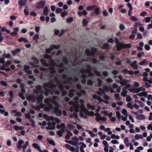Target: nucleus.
I'll use <instances>...</instances> for the list:
<instances>
[{
    "mask_svg": "<svg viewBox=\"0 0 152 152\" xmlns=\"http://www.w3.org/2000/svg\"><path fill=\"white\" fill-rule=\"evenodd\" d=\"M132 113L135 115H137V118L138 119L142 120H145V116L143 114L137 115V113L134 111H132Z\"/></svg>",
    "mask_w": 152,
    "mask_h": 152,
    "instance_id": "6",
    "label": "nucleus"
},
{
    "mask_svg": "<svg viewBox=\"0 0 152 152\" xmlns=\"http://www.w3.org/2000/svg\"><path fill=\"white\" fill-rule=\"evenodd\" d=\"M45 103L47 104V105L50 104V98H48L45 99Z\"/></svg>",
    "mask_w": 152,
    "mask_h": 152,
    "instance_id": "39",
    "label": "nucleus"
},
{
    "mask_svg": "<svg viewBox=\"0 0 152 152\" xmlns=\"http://www.w3.org/2000/svg\"><path fill=\"white\" fill-rule=\"evenodd\" d=\"M116 117L118 119H121V114L120 113L119 111H116Z\"/></svg>",
    "mask_w": 152,
    "mask_h": 152,
    "instance_id": "56",
    "label": "nucleus"
},
{
    "mask_svg": "<svg viewBox=\"0 0 152 152\" xmlns=\"http://www.w3.org/2000/svg\"><path fill=\"white\" fill-rule=\"evenodd\" d=\"M75 91H76L75 90H69L68 94V96L70 98L73 97L74 95V93Z\"/></svg>",
    "mask_w": 152,
    "mask_h": 152,
    "instance_id": "18",
    "label": "nucleus"
},
{
    "mask_svg": "<svg viewBox=\"0 0 152 152\" xmlns=\"http://www.w3.org/2000/svg\"><path fill=\"white\" fill-rule=\"evenodd\" d=\"M98 86L99 87H101L102 83V80L100 79H98Z\"/></svg>",
    "mask_w": 152,
    "mask_h": 152,
    "instance_id": "60",
    "label": "nucleus"
},
{
    "mask_svg": "<svg viewBox=\"0 0 152 152\" xmlns=\"http://www.w3.org/2000/svg\"><path fill=\"white\" fill-rule=\"evenodd\" d=\"M96 49L94 47H92L91 49V51L89 49H87L85 50V53L88 56H94L96 55Z\"/></svg>",
    "mask_w": 152,
    "mask_h": 152,
    "instance_id": "3",
    "label": "nucleus"
},
{
    "mask_svg": "<svg viewBox=\"0 0 152 152\" xmlns=\"http://www.w3.org/2000/svg\"><path fill=\"white\" fill-rule=\"evenodd\" d=\"M86 68L87 69V70H86L84 69H83L82 70H81L80 72L82 74L84 73H90L91 72V70L92 69V67L91 65L89 64H86Z\"/></svg>",
    "mask_w": 152,
    "mask_h": 152,
    "instance_id": "4",
    "label": "nucleus"
},
{
    "mask_svg": "<svg viewBox=\"0 0 152 152\" xmlns=\"http://www.w3.org/2000/svg\"><path fill=\"white\" fill-rule=\"evenodd\" d=\"M19 96L23 100L25 99V97L24 96L23 94L22 93H19L18 94Z\"/></svg>",
    "mask_w": 152,
    "mask_h": 152,
    "instance_id": "59",
    "label": "nucleus"
},
{
    "mask_svg": "<svg viewBox=\"0 0 152 152\" xmlns=\"http://www.w3.org/2000/svg\"><path fill=\"white\" fill-rule=\"evenodd\" d=\"M63 62L65 65H67L69 63L68 60L66 57L63 56L62 57Z\"/></svg>",
    "mask_w": 152,
    "mask_h": 152,
    "instance_id": "32",
    "label": "nucleus"
},
{
    "mask_svg": "<svg viewBox=\"0 0 152 152\" xmlns=\"http://www.w3.org/2000/svg\"><path fill=\"white\" fill-rule=\"evenodd\" d=\"M137 95L138 96H144L146 97L147 96L148 93L146 91L142 92L141 93L138 94Z\"/></svg>",
    "mask_w": 152,
    "mask_h": 152,
    "instance_id": "25",
    "label": "nucleus"
},
{
    "mask_svg": "<svg viewBox=\"0 0 152 152\" xmlns=\"http://www.w3.org/2000/svg\"><path fill=\"white\" fill-rule=\"evenodd\" d=\"M68 77V75L67 74L63 73L62 75V77L63 79L66 80Z\"/></svg>",
    "mask_w": 152,
    "mask_h": 152,
    "instance_id": "47",
    "label": "nucleus"
},
{
    "mask_svg": "<svg viewBox=\"0 0 152 152\" xmlns=\"http://www.w3.org/2000/svg\"><path fill=\"white\" fill-rule=\"evenodd\" d=\"M84 109L80 111V115L82 117L85 118H87V117L84 115Z\"/></svg>",
    "mask_w": 152,
    "mask_h": 152,
    "instance_id": "35",
    "label": "nucleus"
},
{
    "mask_svg": "<svg viewBox=\"0 0 152 152\" xmlns=\"http://www.w3.org/2000/svg\"><path fill=\"white\" fill-rule=\"evenodd\" d=\"M24 141L22 140H19L18 142V145H17L18 148L20 149L22 148L23 146H22V144L24 143Z\"/></svg>",
    "mask_w": 152,
    "mask_h": 152,
    "instance_id": "15",
    "label": "nucleus"
},
{
    "mask_svg": "<svg viewBox=\"0 0 152 152\" xmlns=\"http://www.w3.org/2000/svg\"><path fill=\"white\" fill-rule=\"evenodd\" d=\"M94 13L96 15H98L99 14V7H97L95 9Z\"/></svg>",
    "mask_w": 152,
    "mask_h": 152,
    "instance_id": "45",
    "label": "nucleus"
},
{
    "mask_svg": "<svg viewBox=\"0 0 152 152\" xmlns=\"http://www.w3.org/2000/svg\"><path fill=\"white\" fill-rule=\"evenodd\" d=\"M26 2V0H19L18 3L20 6L22 7L25 5Z\"/></svg>",
    "mask_w": 152,
    "mask_h": 152,
    "instance_id": "16",
    "label": "nucleus"
},
{
    "mask_svg": "<svg viewBox=\"0 0 152 152\" xmlns=\"http://www.w3.org/2000/svg\"><path fill=\"white\" fill-rule=\"evenodd\" d=\"M130 19L132 21H137L138 20L137 18L134 16H131Z\"/></svg>",
    "mask_w": 152,
    "mask_h": 152,
    "instance_id": "55",
    "label": "nucleus"
},
{
    "mask_svg": "<svg viewBox=\"0 0 152 152\" xmlns=\"http://www.w3.org/2000/svg\"><path fill=\"white\" fill-rule=\"evenodd\" d=\"M21 51V49L20 48L16 49L15 50H13L12 53L13 55H15L17 53L20 52Z\"/></svg>",
    "mask_w": 152,
    "mask_h": 152,
    "instance_id": "29",
    "label": "nucleus"
},
{
    "mask_svg": "<svg viewBox=\"0 0 152 152\" xmlns=\"http://www.w3.org/2000/svg\"><path fill=\"white\" fill-rule=\"evenodd\" d=\"M18 41L20 42L24 41L26 43H28V40L26 38L23 37H21L19 39Z\"/></svg>",
    "mask_w": 152,
    "mask_h": 152,
    "instance_id": "31",
    "label": "nucleus"
},
{
    "mask_svg": "<svg viewBox=\"0 0 152 152\" xmlns=\"http://www.w3.org/2000/svg\"><path fill=\"white\" fill-rule=\"evenodd\" d=\"M47 140L48 142L50 144L52 145H56L55 143L53 140H51L49 138H47Z\"/></svg>",
    "mask_w": 152,
    "mask_h": 152,
    "instance_id": "28",
    "label": "nucleus"
},
{
    "mask_svg": "<svg viewBox=\"0 0 152 152\" xmlns=\"http://www.w3.org/2000/svg\"><path fill=\"white\" fill-rule=\"evenodd\" d=\"M56 88H51L49 89L50 93L51 95L55 93V92L56 90Z\"/></svg>",
    "mask_w": 152,
    "mask_h": 152,
    "instance_id": "38",
    "label": "nucleus"
},
{
    "mask_svg": "<svg viewBox=\"0 0 152 152\" xmlns=\"http://www.w3.org/2000/svg\"><path fill=\"white\" fill-rule=\"evenodd\" d=\"M129 82V80H128L125 79H124L121 81L120 83V84L122 86H124L126 84Z\"/></svg>",
    "mask_w": 152,
    "mask_h": 152,
    "instance_id": "26",
    "label": "nucleus"
},
{
    "mask_svg": "<svg viewBox=\"0 0 152 152\" xmlns=\"http://www.w3.org/2000/svg\"><path fill=\"white\" fill-rule=\"evenodd\" d=\"M30 67L28 65H25V66H24V68L23 69H24V70L25 72H26L27 71H28V69H30Z\"/></svg>",
    "mask_w": 152,
    "mask_h": 152,
    "instance_id": "62",
    "label": "nucleus"
},
{
    "mask_svg": "<svg viewBox=\"0 0 152 152\" xmlns=\"http://www.w3.org/2000/svg\"><path fill=\"white\" fill-rule=\"evenodd\" d=\"M62 12V10L60 8H57L56 10V12L57 13H60Z\"/></svg>",
    "mask_w": 152,
    "mask_h": 152,
    "instance_id": "64",
    "label": "nucleus"
},
{
    "mask_svg": "<svg viewBox=\"0 0 152 152\" xmlns=\"http://www.w3.org/2000/svg\"><path fill=\"white\" fill-rule=\"evenodd\" d=\"M88 22L86 19H84L83 20L82 24L84 26H86L88 24Z\"/></svg>",
    "mask_w": 152,
    "mask_h": 152,
    "instance_id": "43",
    "label": "nucleus"
},
{
    "mask_svg": "<svg viewBox=\"0 0 152 152\" xmlns=\"http://www.w3.org/2000/svg\"><path fill=\"white\" fill-rule=\"evenodd\" d=\"M33 146L35 149H37V150L40 147L38 145L35 143H34L32 144Z\"/></svg>",
    "mask_w": 152,
    "mask_h": 152,
    "instance_id": "54",
    "label": "nucleus"
},
{
    "mask_svg": "<svg viewBox=\"0 0 152 152\" xmlns=\"http://www.w3.org/2000/svg\"><path fill=\"white\" fill-rule=\"evenodd\" d=\"M126 106L130 108L131 109H132L134 107V106L131 103H128Z\"/></svg>",
    "mask_w": 152,
    "mask_h": 152,
    "instance_id": "50",
    "label": "nucleus"
},
{
    "mask_svg": "<svg viewBox=\"0 0 152 152\" xmlns=\"http://www.w3.org/2000/svg\"><path fill=\"white\" fill-rule=\"evenodd\" d=\"M32 60L34 62V63L38 64L39 62V61L38 59L35 57H33L32 58Z\"/></svg>",
    "mask_w": 152,
    "mask_h": 152,
    "instance_id": "37",
    "label": "nucleus"
},
{
    "mask_svg": "<svg viewBox=\"0 0 152 152\" xmlns=\"http://www.w3.org/2000/svg\"><path fill=\"white\" fill-rule=\"evenodd\" d=\"M54 81L53 80H50L48 83L49 86V89L51 88H56V85L54 83Z\"/></svg>",
    "mask_w": 152,
    "mask_h": 152,
    "instance_id": "8",
    "label": "nucleus"
},
{
    "mask_svg": "<svg viewBox=\"0 0 152 152\" xmlns=\"http://www.w3.org/2000/svg\"><path fill=\"white\" fill-rule=\"evenodd\" d=\"M51 103L53 104H54V105L55 106V108H59L60 107V106L58 102L57 101L53 102L52 101Z\"/></svg>",
    "mask_w": 152,
    "mask_h": 152,
    "instance_id": "34",
    "label": "nucleus"
},
{
    "mask_svg": "<svg viewBox=\"0 0 152 152\" xmlns=\"http://www.w3.org/2000/svg\"><path fill=\"white\" fill-rule=\"evenodd\" d=\"M86 93V91L84 90H81L80 92L77 93V95L80 96H82L83 95H85Z\"/></svg>",
    "mask_w": 152,
    "mask_h": 152,
    "instance_id": "20",
    "label": "nucleus"
},
{
    "mask_svg": "<svg viewBox=\"0 0 152 152\" xmlns=\"http://www.w3.org/2000/svg\"><path fill=\"white\" fill-rule=\"evenodd\" d=\"M56 66L58 67L59 68H65L64 65L63 63L60 64H57L56 65Z\"/></svg>",
    "mask_w": 152,
    "mask_h": 152,
    "instance_id": "46",
    "label": "nucleus"
},
{
    "mask_svg": "<svg viewBox=\"0 0 152 152\" xmlns=\"http://www.w3.org/2000/svg\"><path fill=\"white\" fill-rule=\"evenodd\" d=\"M40 61L42 64L44 66L48 67L49 66V64L46 61L43 59H41L40 60Z\"/></svg>",
    "mask_w": 152,
    "mask_h": 152,
    "instance_id": "22",
    "label": "nucleus"
},
{
    "mask_svg": "<svg viewBox=\"0 0 152 152\" xmlns=\"http://www.w3.org/2000/svg\"><path fill=\"white\" fill-rule=\"evenodd\" d=\"M127 110L125 109H124L122 110V113L124 114L125 116H127Z\"/></svg>",
    "mask_w": 152,
    "mask_h": 152,
    "instance_id": "63",
    "label": "nucleus"
},
{
    "mask_svg": "<svg viewBox=\"0 0 152 152\" xmlns=\"http://www.w3.org/2000/svg\"><path fill=\"white\" fill-rule=\"evenodd\" d=\"M98 90L99 91L97 92V94L102 96L103 95H105V91L102 88H99Z\"/></svg>",
    "mask_w": 152,
    "mask_h": 152,
    "instance_id": "13",
    "label": "nucleus"
},
{
    "mask_svg": "<svg viewBox=\"0 0 152 152\" xmlns=\"http://www.w3.org/2000/svg\"><path fill=\"white\" fill-rule=\"evenodd\" d=\"M61 126H62V127L61 128V130H60L62 133H64L65 131V124H63L61 125Z\"/></svg>",
    "mask_w": 152,
    "mask_h": 152,
    "instance_id": "41",
    "label": "nucleus"
},
{
    "mask_svg": "<svg viewBox=\"0 0 152 152\" xmlns=\"http://www.w3.org/2000/svg\"><path fill=\"white\" fill-rule=\"evenodd\" d=\"M86 132H88V133L90 134L91 137H93L95 136V134L91 131L86 130Z\"/></svg>",
    "mask_w": 152,
    "mask_h": 152,
    "instance_id": "48",
    "label": "nucleus"
},
{
    "mask_svg": "<svg viewBox=\"0 0 152 152\" xmlns=\"http://www.w3.org/2000/svg\"><path fill=\"white\" fill-rule=\"evenodd\" d=\"M9 95L10 96V97L14 98V93L12 91H9L8 92Z\"/></svg>",
    "mask_w": 152,
    "mask_h": 152,
    "instance_id": "58",
    "label": "nucleus"
},
{
    "mask_svg": "<svg viewBox=\"0 0 152 152\" xmlns=\"http://www.w3.org/2000/svg\"><path fill=\"white\" fill-rule=\"evenodd\" d=\"M54 108L52 104L47 105L44 108L45 111H50L54 109Z\"/></svg>",
    "mask_w": 152,
    "mask_h": 152,
    "instance_id": "12",
    "label": "nucleus"
},
{
    "mask_svg": "<svg viewBox=\"0 0 152 152\" xmlns=\"http://www.w3.org/2000/svg\"><path fill=\"white\" fill-rule=\"evenodd\" d=\"M59 108H54V113L58 116H61L62 114V111L61 110L59 109Z\"/></svg>",
    "mask_w": 152,
    "mask_h": 152,
    "instance_id": "11",
    "label": "nucleus"
},
{
    "mask_svg": "<svg viewBox=\"0 0 152 152\" xmlns=\"http://www.w3.org/2000/svg\"><path fill=\"white\" fill-rule=\"evenodd\" d=\"M29 100L33 102H35L37 99V98L33 94H31L28 97Z\"/></svg>",
    "mask_w": 152,
    "mask_h": 152,
    "instance_id": "17",
    "label": "nucleus"
},
{
    "mask_svg": "<svg viewBox=\"0 0 152 152\" xmlns=\"http://www.w3.org/2000/svg\"><path fill=\"white\" fill-rule=\"evenodd\" d=\"M148 64V62L145 59L139 63V64L141 65H146Z\"/></svg>",
    "mask_w": 152,
    "mask_h": 152,
    "instance_id": "36",
    "label": "nucleus"
},
{
    "mask_svg": "<svg viewBox=\"0 0 152 152\" xmlns=\"http://www.w3.org/2000/svg\"><path fill=\"white\" fill-rule=\"evenodd\" d=\"M101 48L103 49H105L108 50L110 48V44L105 43L103 45V46L101 47Z\"/></svg>",
    "mask_w": 152,
    "mask_h": 152,
    "instance_id": "19",
    "label": "nucleus"
},
{
    "mask_svg": "<svg viewBox=\"0 0 152 152\" xmlns=\"http://www.w3.org/2000/svg\"><path fill=\"white\" fill-rule=\"evenodd\" d=\"M5 58L4 56L1 57L0 59V62L1 63L4 64V63H6V62L5 61Z\"/></svg>",
    "mask_w": 152,
    "mask_h": 152,
    "instance_id": "53",
    "label": "nucleus"
},
{
    "mask_svg": "<svg viewBox=\"0 0 152 152\" xmlns=\"http://www.w3.org/2000/svg\"><path fill=\"white\" fill-rule=\"evenodd\" d=\"M44 98L43 95L42 94H40L38 96L37 100L38 101H40V102H42Z\"/></svg>",
    "mask_w": 152,
    "mask_h": 152,
    "instance_id": "33",
    "label": "nucleus"
},
{
    "mask_svg": "<svg viewBox=\"0 0 152 152\" xmlns=\"http://www.w3.org/2000/svg\"><path fill=\"white\" fill-rule=\"evenodd\" d=\"M137 61L136 60L134 61L131 64V66L135 69H138V65L137 64Z\"/></svg>",
    "mask_w": 152,
    "mask_h": 152,
    "instance_id": "14",
    "label": "nucleus"
},
{
    "mask_svg": "<svg viewBox=\"0 0 152 152\" xmlns=\"http://www.w3.org/2000/svg\"><path fill=\"white\" fill-rule=\"evenodd\" d=\"M115 43L117 44L116 47L118 51L121 50L123 48L125 49L127 48H130L132 47V45L130 44H124L121 42H119L118 38H115Z\"/></svg>",
    "mask_w": 152,
    "mask_h": 152,
    "instance_id": "1",
    "label": "nucleus"
},
{
    "mask_svg": "<svg viewBox=\"0 0 152 152\" xmlns=\"http://www.w3.org/2000/svg\"><path fill=\"white\" fill-rule=\"evenodd\" d=\"M72 80L73 79L71 77L67 78L64 81V83L65 84H69L71 85L72 84V83H73Z\"/></svg>",
    "mask_w": 152,
    "mask_h": 152,
    "instance_id": "10",
    "label": "nucleus"
},
{
    "mask_svg": "<svg viewBox=\"0 0 152 152\" xmlns=\"http://www.w3.org/2000/svg\"><path fill=\"white\" fill-rule=\"evenodd\" d=\"M53 59H51L49 61V62L51 63V64L52 65V66H50L49 68L50 71L52 72H56V71L55 70V69L54 67L53 66H55L54 64L55 63L53 62Z\"/></svg>",
    "mask_w": 152,
    "mask_h": 152,
    "instance_id": "9",
    "label": "nucleus"
},
{
    "mask_svg": "<svg viewBox=\"0 0 152 152\" xmlns=\"http://www.w3.org/2000/svg\"><path fill=\"white\" fill-rule=\"evenodd\" d=\"M94 99H97L99 101L101 102L102 101V99L100 96H97L95 95L94 96Z\"/></svg>",
    "mask_w": 152,
    "mask_h": 152,
    "instance_id": "61",
    "label": "nucleus"
},
{
    "mask_svg": "<svg viewBox=\"0 0 152 152\" xmlns=\"http://www.w3.org/2000/svg\"><path fill=\"white\" fill-rule=\"evenodd\" d=\"M45 92H44V94L45 96H48L50 94L49 88L45 89Z\"/></svg>",
    "mask_w": 152,
    "mask_h": 152,
    "instance_id": "42",
    "label": "nucleus"
},
{
    "mask_svg": "<svg viewBox=\"0 0 152 152\" xmlns=\"http://www.w3.org/2000/svg\"><path fill=\"white\" fill-rule=\"evenodd\" d=\"M68 12L66 11H64L61 13V16L62 17H64L66 15H68Z\"/></svg>",
    "mask_w": 152,
    "mask_h": 152,
    "instance_id": "52",
    "label": "nucleus"
},
{
    "mask_svg": "<svg viewBox=\"0 0 152 152\" xmlns=\"http://www.w3.org/2000/svg\"><path fill=\"white\" fill-rule=\"evenodd\" d=\"M57 85L58 86V88L61 91H64V87L62 85L61 82H60L57 84Z\"/></svg>",
    "mask_w": 152,
    "mask_h": 152,
    "instance_id": "23",
    "label": "nucleus"
},
{
    "mask_svg": "<svg viewBox=\"0 0 152 152\" xmlns=\"http://www.w3.org/2000/svg\"><path fill=\"white\" fill-rule=\"evenodd\" d=\"M51 48V50H53L54 48H55L56 49H58L59 47L60 46L59 45H56L54 44H52L50 45Z\"/></svg>",
    "mask_w": 152,
    "mask_h": 152,
    "instance_id": "30",
    "label": "nucleus"
},
{
    "mask_svg": "<svg viewBox=\"0 0 152 152\" xmlns=\"http://www.w3.org/2000/svg\"><path fill=\"white\" fill-rule=\"evenodd\" d=\"M51 46H50V48H46L45 50V52L48 53H50L51 51H52L53 50H51Z\"/></svg>",
    "mask_w": 152,
    "mask_h": 152,
    "instance_id": "57",
    "label": "nucleus"
},
{
    "mask_svg": "<svg viewBox=\"0 0 152 152\" xmlns=\"http://www.w3.org/2000/svg\"><path fill=\"white\" fill-rule=\"evenodd\" d=\"M49 10L48 8L46 6H45L44 7L43 11V14L45 16H47Z\"/></svg>",
    "mask_w": 152,
    "mask_h": 152,
    "instance_id": "21",
    "label": "nucleus"
},
{
    "mask_svg": "<svg viewBox=\"0 0 152 152\" xmlns=\"http://www.w3.org/2000/svg\"><path fill=\"white\" fill-rule=\"evenodd\" d=\"M36 89L33 90L32 92L34 94H38L39 93V90L42 89V86L40 85H37L36 86Z\"/></svg>",
    "mask_w": 152,
    "mask_h": 152,
    "instance_id": "7",
    "label": "nucleus"
},
{
    "mask_svg": "<svg viewBox=\"0 0 152 152\" xmlns=\"http://www.w3.org/2000/svg\"><path fill=\"white\" fill-rule=\"evenodd\" d=\"M52 124V127H46V129H49L50 130H51L52 129H54L56 128V123L55 122L53 121Z\"/></svg>",
    "mask_w": 152,
    "mask_h": 152,
    "instance_id": "27",
    "label": "nucleus"
},
{
    "mask_svg": "<svg viewBox=\"0 0 152 152\" xmlns=\"http://www.w3.org/2000/svg\"><path fill=\"white\" fill-rule=\"evenodd\" d=\"M119 29L121 30H124L125 28V26L122 24H120L119 26Z\"/></svg>",
    "mask_w": 152,
    "mask_h": 152,
    "instance_id": "49",
    "label": "nucleus"
},
{
    "mask_svg": "<svg viewBox=\"0 0 152 152\" xmlns=\"http://www.w3.org/2000/svg\"><path fill=\"white\" fill-rule=\"evenodd\" d=\"M95 6H89L86 7V10L88 11H92L94 9Z\"/></svg>",
    "mask_w": 152,
    "mask_h": 152,
    "instance_id": "40",
    "label": "nucleus"
},
{
    "mask_svg": "<svg viewBox=\"0 0 152 152\" xmlns=\"http://www.w3.org/2000/svg\"><path fill=\"white\" fill-rule=\"evenodd\" d=\"M88 14L86 10H84L83 12L79 11L78 12V15L79 16H81L82 15L84 16Z\"/></svg>",
    "mask_w": 152,
    "mask_h": 152,
    "instance_id": "24",
    "label": "nucleus"
},
{
    "mask_svg": "<svg viewBox=\"0 0 152 152\" xmlns=\"http://www.w3.org/2000/svg\"><path fill=\"white\" fill-rule=\"evenodd\" d=\"M56 72L48 71L45 73L43 72L40 75V78L42 79L45 80L51 77H53Z\"/></svg>",
    "mask_w": 152,
    "mask_h": 152,
    "instance_id": "2",
    "label": "nucleus"
},
{
    "mask_svg": "<svg viewBox=\"0 0 152 152\" xmlns=\"http://www.w3.org/2000/svg\"><path fill=\"white\" fill-rule=\"evenodd\" d=\"M73 18L70 17L69 18H67L66 20V21L67 23H70L73 21Z\"/></svg>",
    "mask_w": 152,
    "mask_h": 152,
    "instance_id": "51",
    "label": "nucleus"
},
{
    "mask_svg": "<svg viewBox=\"0 0 152 152\" xmlns=\"http://www.w3.org/2000/svg\"><path fill=\"white\" fill-rule=\"evenodd\" d=\"M46 3L43 0H41L39 2L37 3V4L35 6V7L38 9L40 8H43Z\"/></svg>",
    "mask_w": 152,
    "mask_h": 152,
    "instance_id": "5",
    "label": "nucleus"
},
{
    "mask_svg": "<svg viewBox=\"0 0 152 152\" xmlns=\"http://www.w3.org/2000/svg\"><path fill=\"white\" fill-rule=\"evenodd\" d=\"M128 91L126 90H123V92L121 93V95L124 97H126L127 96V94Z\"/></svg>",
    "mask_w": 152,
    "mask_h": 152,
    "instance_id": "44",
    "label": "nucleus"
}]
</instances>
